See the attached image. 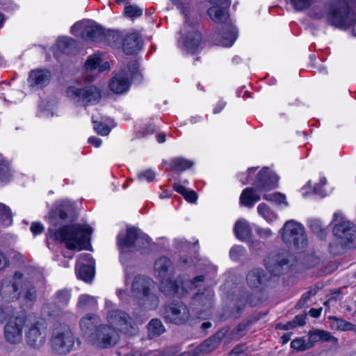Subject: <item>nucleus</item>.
Returning <instances> with one entry per match:
<instances>
[{
    "label": "nucleus",
    "mask_w": 356,
    "mask_h": 356,
    "mask_svg": "<svg viewBox=\"0 0 356 356\" xmlns=\"http://www.w3.org/2000/svg\"><path fill=\"white\" fill-rule=\"evenodd\" d=\"M318 291V288L317 286L309 288L307 292L302 294L301 298L297 302L296 307L299 309L304 307L310 298L315 296Z\"/></svg>",
    "instance_id": "obj_45"
},
{
    "label": "nucleus",
    "mask_w": 356,
    "mask_h": 356,
    "mask_svg": "<svg viewBox=\"0 0 356 356\" xmlns=\"http://www.w3.org/2000/svg\"><path fill=\"white\" fill-rule=\"evenodd\" d=\"M138 177L140 180H146L148 182H152L155 179V173L152 170L148 169L139 172Z\"/></svg>",
    "instance_id": "obj_56"
},
{
    "label": "nucleus",
    "mask_w": 356,
    "mask_h": 356,
    "mask_svg": "<svg viewBox=\"0 0 356 356\" xmlns=\"http://www.w3.org/2000/svg\"><path fill=\"white\" fill-rule=\"evenodd\" d=\"M309 227L312 232L318 237L323 239L326 236V232L322 227L320 220L317 219H312L309 220Z\"/></svg>",
    "instance_id": "obj_43"
},
{
    "label": "nucleus",
    "mask_w": 356,
    "mask_h": 356,
    "mask_svg": "<svg viewBox=\"0 0 356 356\" xmlns=\"http://www.w3.org/2000/svg\"><path fill=\"white\" fill-rule=\"evenodd\" d=\"M333 234L339 240V243L345 245L348 248L356 246V227L348 220H341L333 227Z\"/></svg>",
    "instance_id": "obj_15"
},
{
    "label": "nucleus",
    "mask_w": 356,
    "mask_h": 356,
    "mask_svg": "<svg viewBox=\"0 0 356 356\" xmlns=\"http://www.w3.org/2000/svg\"><path fill=\"white\" fill-rule=\"evenodd\" d=\"M284 243L296 250H304L307 245V238L302 224L293 220L286 221L279 232Z\"/></svg>",
    "instance_id": "obj_4"
},
{
    "label": "nucleus",
    "mask_w": 356,
    "mask_h": 356,
    "mask_svg": "<svg viewBox=\"0 0 356 356\" xmlns=\"http://www.w3.org/2000/svg\"><path fill=\"white\" fill-rule=\"evenodd\" d=\"M141 47V39L137 33L129 34L123 39L122 49L126 54H134L139 51Z\"/></svg>",
    "instance_id": "obj_28"
},
{
    "label": "nucleus",
    "mask_w": 356,
    "mask_h": 356,
    "mask_svg": "<svg viewBox=\"0 0 356 356\" xmlns=\"http://www.w3.org/2000/svg\"><path fill=\"white\" fill-rule=\"evenodd\" d=\"M263 198L268 201L275 202L279 204L282 203H284L286 205L287 204V202H286L285 195L280 193L265 194L263 196Z\"/></svg>",
    "instance_id": "obj_50"
},
{
    "label": "nucleus",
    "mask_w": 356,
    "mask_h": 356,
    "mask_svg": "<svg viewBox=\"0 0 356 356\" xmlns=\"http://www.w3.org/2000/svg\"><path fill=\"white\" fill-rule=\"evenodd\" d=\"M10 168L8 163L0 159V180L6 181L10 178Z\"/></svg>",
    "instance_id": "obj_52"
},
{
    "label": "nucleus",
    "mask_w": 356,
    "mask_h": 356,
    "mask_svg": "<svg viewBox=\"0 0 356 356\" xmlns=\"http://www.w3.org/2000/svg\"><path fill=\"white\" fill-rule=\"evenodd\" d=\"M79 264L80 265L77 273L79 279L90 282L95 275V261L90 254H81L79 256Z\"/></svg>",
    "instance_id": "obj_18"
},
{
    "label": "nucleus",
    "mask_w": 356,
    "mask_h": 356,
    "mask_svg": "<svg viewBox=\"0 0 356 356\" xmlns=\"http://www.w3.org/2000/svg\"><path fill=\"white\" fill-rule=\"evenodd\" d=\"M312 345L305 343L303 338H296L291 343V347L298 351H303L311 348Z\"/></svg>",
    "instance_id": "obj_48"
},
{
    "label": "nucleus",
    "mask_w": 356,
    "mask_h": 356,
    "mask_svg": "<svg viewBox=\"0 0 356 356\" xmlns=\"http://www.w3.org/2000/svg\"><path fill=\"white\" fill-rule=\"evenodd\" d=\"M148 335L150 338L160 336L165 331L161 321L157 318L152 319L147 325Z\"/></svg>",
    "instance_id": "obj_36"
},
{
    "label": "nucleus",
    "mask_w": 356,
    "mask_h": 356,
    "mask_svg": "<svg viewBox=\"0 0 356 356\" xmlns=\"http://www.w3.org/2000/svg\"><path fill=\"white\" fill-rule=\"evenodd\" d=\"M318 334L320 337V340L323 341H330L332 340H335V337L331 335V334L325 330H318Z\"/></svg>",
    "instance_id": "obj_62"
},
{
    "label": "nucleus",
    "mask_w": 356,
    "mask_h": 356,
    "mask_svg": "<svg viewBox=\"0 0 356 356\" xmlns=\"http://www.w3.org/2000/svg\"><path fill=\"white\" fill-rule=\"evenodd\" d=\"M227 8L211 6L207 10V14L215 23L222 24L221 40L218 44L231 47L237 38L238 31L229 22V13Z\"/></svg>",
    "instance_id": "obj_3"
},
{
    "label": "nucleus",
    "mask_w": 356,
    "mask_h": 356,
    "mask_svg": "<svg viewBox=\"0 0 356 356\" xmlns=\"http://www.w3.org/2000/svg\"><path fill=\"white\" fill-rule=\"evenodd\" d=\"M213 294L211 291L202 293H197L193 299V305L200 313L205 312L211 308Z\"/></svg>",
    "instance_id": "obj_29"
},
{
    "label": "nucleus",
    "mask_w": 356,
    "mask_h": 356,
    "mask_svg": "<svg viewBox=\"0 0 356 356\" xmlns=\"http://www.w3.org/2000/svg\"><path fill=\"white\" fill-rule=\"evenodd\" d=\"M100 319L95 314H88L83 317L79 323L83 334L89 341V337L100 326Z\"/></svg>",
    "instance_id": "obj_24"
},
{
    "label": "nucleus",
    "mask_w": 356,
    "mask_h": 356,
    "mask_svg": "<svg viewBox=\"0 0 356 356\" xmlns=\"http://www.w3.org/2000/svg\"><path fill=\"white\" fill-rule=\"evenodd\" d=\"M150 245L151 240L149 237L139 229L134 251H140L142 254L148 252L150 250Z\"/></svg>",
    "instance_id": "obj_34"
},
{
    "label": "nucleus",
    "mask_w": 356,
    "mask_h": 356,
    "mask_svg": "<svg viewBox=\"0 0 356 356\" xmlns=\"http://www.w3.org/2000/svg\"><path fill=\"white\" fill-rule=\"evenodd\" d=\"M127 67L132 81L140 82L143 80V75L139 70L138 63L136 60H131L129 63Z\"/></svg>",
    "instance_id": "obj_39"
},
{
    "label": "nucleus",
    "mask_w": 356,
    "mask_h": 356,
    "mask_svg": "<svg viewBox=\"0 0 356 356\" xmlns=\"http://www.w3.org/2000/svg\"><path fill=\"white\" fill-rule=\"evenodd\" d=\"M306 316V314L296 316L293 319V323L295 324L296 327L304 325L305 324Z\"/></svg>",
    "instance_id": "obj_63"
},
{
    "label": "nucleus",
    "mask_w": 356,
    "mask_h": 356,
    "mask_svg": "<svg viewBox=\"0 0 356 356\" xmlns=\"http://www.w3.org/2000/svg\"><path fill=\"white\" fill-rule=\"evenodd\" d=\"M85 25V22H79L75 23L72 27H71V32L73 35L75 36L80 35L81 33L83 32V26Z\"/></svg>",
    "instance_id": "obj_58"
},
{
    "label": "nucleus",
    "mask_w": 356,
    "mask_h": 356,
    "mask_svg": "<svg viewBox=\"0 0 356 356\" xmlns=\"http://www.w3.org/2000/svg\"><path fill=\"white\" fill-rule=\"evenodd\" d=\"M24 282V274L19 271L14 273L12 277L5 278L0 282V295L5 301L17 300L20 296V286Z\"/></svg>",
    "instance_id": "obj_12"
},
{
    "label": "nucleus",
    "mask_w": 356,
    "mask_h": 356,
    "mask_svg": "<svg viewBox=\"0 0 356 356\" xmlns=\"http://www.w3.org/2000/svg\"><path fill=\"white\" fill-rule=\"evenodd\" d=\"M246 281L249 287L261 291L267 286L269 278L264 270L254 268L248 272Z\"/></svg>",
    "instance_id": "obj_20"
},
{
    "label": "nucleus",
    "mask_w": 356,
    "mask_h": 356,
    "mask_svg": "<svg viewBox=\"0 0 356 356\" xmlns=\"http://www.w3.org/2000/svg\"><path fill=\"white\" fill-rule=\"evenodd\" d=\"M348 248L346 245L339 243V240L336 238V241L329 244V251L333 255H339L343 252L344 248Z\"/></svg>",
    "instance_id": "obj_49"
},
{
    "label": "nucleus",
    "mask_w": 356,
    "mask_h": 356,
    "mask_svg": "<svg viewBox=\"0 0 356 356\" xmlns=\"http://www.w3.org/2000/svg\"><path fill=\"white\" fill-rule=\"evenodd\" d=\"M257 210L258 213L269 222H273L277 218L276 213L264 203L259 204Z\"/></svg>",
    "instance_id": "obj_38"
},
{
    "label": "nucleus",
    "mask_w": 356,
    "mask_h": 356,
    "mask_svg": "<svg viewBox=\"0 0 356 356\" xmlns=\"http://www.w3.org/2000/svg\"><path fill=\"white\" fill-rule=\"evenodd\" d=\"M74 213V208L72 202L62 201L54 209L49 215L50 222L56 225V220L59 218L62 220H67L72 217Z\"/></svg>",
    "instance_id": "obj_21"
},
{
    "label": "nucleus",
    "mask_w": 356,
    "mask_h": 356,
    "mask_svg": "<svg viewBox=\"0 0 356 356\" xmlns=\"http://www.w3.org/2000/svg\"><path fill=\"white\" fill-rule=\"evenodd\" d=\"M51 73L48 70H35L29 74V82L31 87L38 88L46 86L50 81Z\"/></svg>",
    "instance_id": "obj_26"
},
{
    "label": "nucleus",
    "mask_w": 356,
    "mask_h": 356,
    "mask_svg": "<svg viewBox=\"0 0 356 356\" xmlns=\"http://www.w3.org/2000/svg\"><path fill=\"white\" fill-rule=\"evenodd\" d=\"M256 233L262 238H267L272 236L273 233L270 229L257 227Z\"/></svg>",
    "instance_id": "obj_61"
},
{
    "label": "nucleus",
    "mask_w": 356,
    "mask_h": 356,
    "mask_svg": "<svg viewBox=\"0 0 356 356\" xmlns=\"http://www.w3.org/2000/svg\"><path fill=\"white\" fill-rule=\"evenodd\" d=\"M139 229L136 227L127 228L125 232L118 235V245L122 252H134L138 236Z\"/></svg>",
    "instance_id": "obj_19"
},
{
    "label": "nucleus",
    "mask_w": 356,
    "mask_h": 356,
    "mask_svg": "<svg viewBox=\"0 0 356 356\" xmlns=\"http://www.w3.org/2000/svg\"><path fill=\"white\" fill-rule=\"evenodd\" d=\"M193 165L192 161L182 157H177L171 161L170 166L174 171L182 172L191 168Z\"/></svg>",
    "instance_id": "obj_37"
},
{
    "label": "nucleus",
    "mask_w": 356,
    "mask_h": 356,
    "mask_svg": "<svg viewBox=\"0 0 356 356\" xmlns=\"http://www.w3.org/2000/svg\"><path fill=\"white\" fill-rule=\"evenodd\" d=\"M105 41L106 42L113 48L120 47L122 41V34L115 30H110L105 35Z\"/></svg>",
    "instance_id": "obj_35"
},
{
    "label": "nucleus",
    "mask_w": 356,
    "mask_h": 356,
    "mask_svg": "<svg viewBox=\"0 0 356 356\" xmlns=\"http://www.w3.org/2000/svg\"><path fill=\"white\" fill-rule=\"evenodd\" d=\"M70 291L66 289H61L56 293L55 302L60 305H66L70 299Z\"/></svg>",
    "instance_id": "obj_46"
},
{
    "label": "nucleus",
    "mask_w": 356,
    "mask_h": 356,
    "mask_svg": "<svg viewBox=\"0 0 356 356\" xmlns=\"http://www.w3.org/2000/svg\"><path fill=\"white\" fill-rule=\"evenodd\" d=\"M154 287L155 282L152 279L145 275H137L132 282L131 293L140 305L157 304L158 298L152 292Z\"/></svg>",
    "instance_id": "obj_5"
},
{
    "label": "nucleus",
    "mask_w": 356,
    "mask_h": 356,
    "mask_svg": "<svg viewBox=\"0 0 356 356\" xmlns=\"http://www.w3.org/2000/svg\"><path fill=\"white\" fill-rule=\"evenodd\" d=\"M143 10L136 6H128L124 8V14L129 17H136L142 15Z\"/></svg>",
    "instance_id": "obj_54"
},
{
    "label": "nucleus",
    "mask_w": 356,
    "mask_h": 356,
    "mask_svg": "<svg viewBox=\"0 0 356 356\" xmlns=\"http://www.w3.org/2000/svg\"><path fill=\"white\" fill-rule=\"evenodd\" d=\"M118 341V334L112 326L102 325L89 337V343L100 348H108Z\"/></svg>",
    "instance_id": "obj_11"
},
{
    "label": "nucleus",
    "mask_w": 356,
    "mask_h": 356,
    "mask_svg": "<svg viewBox=\"0 0 356 356\" xmlns=\"http://www.w3.org/2000/svg\"><path fill=\"white\" fill-rule=\"evenodd\" d=\"M30 229L33 235H38L42 233L44 230V226L39 222H34L31 224Z\"/></svg>",
    "instance_id": "obj_59"
},
{
    "label": "nucleus",
    "mask_w": 356,
    "mask_h": 356,
    "mask_svg": "<svg viewBox=\"0 0 356 356\" xmlns=\"http://www.w3.org/2000/svg\"><path fill=\"white\" fill-rule=\"evenodd\" d=\"M154 271L161 280L169 277L174 271V266L170 259L161 257L154 262Z\"/></svg>",
    "instance_id": "obj_27"
},
{
    "label": "nucleus",
    "mask_w": 356,
    "mask_h": 356,
    "mask_svg": "<svg viewBox=\"0 0 356 356\" xmlns=\"http://www.w3.org/2000/svg\"><path fill=\"white\" fill-rule=\"evenodd\" d=\"M314 0H290V3L296 11H303L308 9Z\"/></svg>",
    "instance_id": "obj_47"
},
{
    "label": "nucleus",
    "mask_w": 356,
    "mask_h": 356,
    "mask_svg": "<svg viewBox=\"0 0 356 356\" xmlns=\"http://www.w3.org/2000/svg\"><path fill=\"white\" fill-rule=\"evenodd\" d=\"M66 95L75 103L83 106L95 104L102 98L100 89L94 85L83 88L68 86L66 89Z\"/></svg>",
    "instance_id": "obj_7"
},
{
    "label": "nucleus",
    "mask_w": 356,
    "mask_h": 356,
    "mask_svg": "<svg viewBox=\"0 0 356 356\" xmlns=\"http://www.w3.org/2000/svg\"><path fill=\"white\" fill-rule=\"evenodd\" d=\"M175 248L179 251H184L189 249L191 244L184 238L175 239Z\"/></svg>",
    "instance_id": "obj_57"
},
{
    "label": "nucleus",
    "mask_w": 356,
    "mask_h": 356,
    "mask_svg": "<svg viewBox=\"0 0 356 356\" xmlns=\"http://www.w3.org/2000/svg\"><path fill=\"white\" fill-rule=\"evenodd\" d=\"M0 221L5 226H9L13 222L10 209L2 203H0Z\"/></svg>",
    "instance_id": "obj_42"
},
{
    "label": "nucleus",
    "mask_w": 356,
    "mask_h": 356,
    "mask_svg": "<svg viewBox=\"0 0 356 356\" xmlns=\"http://www.w3.org/2000/svg\"><path fill=\"white\" fill-rule=\"evenodd\" d=\"M109 87L116 94H122L129 89V75L125 70L122 69L115 74L110 81Z\"/></svg>",
    "instance_id": "obj_23"
},
{
    "label": "nucleus",
    "mask_w": 356,
    "mask_h": 356,
    "mask_svg": "<svg viewBox=\"0 0 356 356\" xmlns=\"http://www.w3.org/2000/svg\"><path fill=\"white\" fill-rule=\"evenodd\" d=\"M104 34L103 28L95 22H85L81 38L86 41H95Z\"/></svg>",
    "instance_id": "obj_25"
},
{
    "label": "nucleus",
    "mask_w": 356,
    "mask_h": 356,
    "mask_svg": "<svg viewBox=\"0 0 356 356\" xmlns=\"http://www.w3.org/2000/svg\"><path fill=\"white\" fill-rule=\"evenodd\" d=\"M92 122L95 124L94 129L98 134L106 136L109 134L110 128L108 125L102 122H97L95 120L94 117L92 118Z\"/></svg>",
    "instance_id": "obj_53"
},
{
    "label": "nucleus",
    "mask_w": 356,
    "mask_h": 356,
    "mask_svg": "<svg viewBox=\"0 0 356 356\" xmlns=\"http://www.w3.org/2000/svg\"><path fill=\"white\" fill-rule=\"evenodd\" d=\"M245 249L241 245H235L232 247L229 252V256L233 260H238L243 255Z\"/></svg>",
    "instance_id": "obj_55"
},
{
    "label": "nucleus",
    "mask_w": 356,
    "mask_h": 356,
    "mask_svg": "<svg viewBox=\"0 0 356 356\" xmlns=\"http://www.w3.org/2000/svg\"><path fill=\"white\" fill-rule=\"evenodd\" d=\"M51 346L58 355L69 354L74 345V337L69 327L65 325L56 326L51 333Z\"/></svg>",
    "instance_id": "obj_6"
},
{
    "label": "nucleus",
    "mask_w": 356,
    "mask_h": 356,
    "mask_svg": "<svg viewBox=\"0 0 356 356\" xmlns=\"http://www.w3.org/2000/svg\"><path fill=\"white\" fill-rule=\"evenodd\" d=\"M292 254L286 250H279L269 254L264 260L266 268L274 275L279 276L288 269Z\"/></svg>",
    "instance_id": "obj_13"
},
{
    "label": "nucleus",
    "mask_w": 356,
    "mask_h": 356,
    "mask_svg": "<svg viewBox=\"0 0 356 356\" xmlns=\"http://www.w3.org/2000/svg\"><path fill=\"white\" fill-rule=\"evenodd\" d=\"M209 1L213 4V6H220L221 8H229L231 4L230 0H209Z\"/></svg>",
    "instance_id": "obj_60"
},
{
    "label": "nucleus",
    "mask_w": 356,
    "mask_h": 356,
    "mask_svg": "<svg viewBox=\"0 0 356 356\" xmlns=\"http://www.w3.org/2000/svg\"><path fill=\"white\" fill-rule=\"evenodd\" d=\"M47 330V324L44 320L30 323L25 332L26 344L33 350L41 349L46 343Z\"/></svg>",
    "instance_id": "obj_8"
},
{
    "label": "nucleus",
    "mask_w": 356,
    "mask_h": 356,
    "mask_svg": "<svg viewBox=\"0 0 356 356\" xmlns=\"http://www.w3.org/2000/svg\"><path fill=\"white\" fill-rule=\"evenodd\" d=\"M108 322L116 327L120 332L128 336H133L138 333V329L128 314L120 309H113L107 314Z\"/></svg>",
    "instance_id": "obj_10"
},
{
    "label": "nucleus",
    "mask_w": 356,
    "mask_h": 356,
    "mask_svg": "<svg viewBox=\"0 0 356 356\" xmlns=\"http://www.w3.org/2000/svg\"><path fill=\"white\" fill-rule=\"evenodd\" d=\"M309 339L311 343L309 345H312L315 342L320 341V337L318 334V330H315L309 332Z\"/></svg>",
    "instance_id": "obj_64"
},
{
    "label": "nucleus",
    "mask_w": 356,
    "mask_h": 356,
    "mask_svg": "<svg viewBox=\"0 0 356 356\" xmlns=\"http://www.w3.org/2000/svg\"><path fill=\"white\" fill-rule=\"evenodd\" d=\"M0 313L8 318L3 327V335L6 342L16 345L22 342L23 329L26 318L24 315L15 316V309L12 305H3L0 307Z\"/></svg>",
    "instance_id": "obj_2"
},
{
    "label": "nucleus",
    "mask_w": 356,
    "mask_h": 356,
    "mask_svg": "<svg viewBox=\"0 0 356 356\" xmlns=\"http://www.w3.org/2000/svg\"><path fill=\"white\" fill-rule=\"evenodd\" d=\"M77 305L81 309L93 308L97 305V301L92 296L89 295H82L79 298Z\"/></svg>",
    "instance_id": "obj_44"
},
{
    "label": "nucleus",
    "mask_w": 356,
    "mask_h": 356,
    "mask_svg": "<svg viewBox=\"0 0 356 356\" xmlns=\"http://www.w3.org/2000/svg\"><path fill=\"white\" fill-rule=\"evenodd\" d=\"M329 319L332 321V326L336 330L341 331H350L351 329L352 323L346 321L344 319L335 316H330Z\"/></svg>",
    "instance_id": "obj_41"
},
{
    "label": "nucleus",
    "mask_w": 356,
    "mask_h": 356,
    "mask_svg": "<svg viewBox=\"0 0 356 356\" xmlns=\"http://www.w3.org/2000/svg\"><path fill=\"white\" fill-rule=\"evenodd\" d=\"M226 332L227 331L224 330L218 331L200 345L191 349V351L194 356H200L211 353L219 346L222 340L225 337Z\"/></svg>",
    "instance_id": "obj_16"
},
{
    "label": "nucleus",
    "mask_w": 356,
    "mask_h": 356,
    "mask_svg": "<svg viewBox=\"0 0 356 356\" xmlns=\"http://www.w3.org/2000/svg\"><path fill=\"white\" fill-rule=\"evenodd\" d=\"M58 49L65 54H74L78 50L77 42L69 37L60 38L58 40Z\"/></svg>",
    "instance_id": "obj_30"
},
{
    "label": "nucleus",
    "mask_w": 356,
    "mask_h": 356,
    "mask_svg": "<svg viewBox=\"0 0 356 356\" xmlns=\"http://www.w3.org/2000/svg\"><path fill=\"white\" fill-rule=\"evenodd\" d=\"M92 233L90 227L81 225H67L57 229L48 231V236L58 242H64L70 250H81L83 245L89 241Z\"/></svg>",
    "instance_id": "obj_1"
},
{
    "label": "nucleus",
    "mask_w": 356,
    "mask_h": 356,
    "mask_svg": "<svg viewBox=\"0 0 356 356\" xmlns=\"http://www.w3.org/2000/svg\"><path fill=\"white\" fill-rule=\"evenodd\" d=\"M234 234L241 241H248L252 236V229L249 223L245 220H238L234 227Z\"/></svg>",
    "instance_id": "obj_31"
},
{
    "label": "nucleus",
    "mask_w": 356,
    "mask_h": 356,
    "mask_svg": "<svg viewBox=\"0 0 356 356\" xmlns=\"http://www.w3.org/2000/svg\"><path fill=\"white\" fill-rule=\"evenodd\" d=\"M159 288L160 291L166 297L169 298L179 297L184 291L181 282L177 280H172L170 277L161 280Z\"/></svg>",
    "instance_id": "obj_22"
},
{
    "label": "nucleus",
    "mask_w": 356,
    "mask_h": 356,
    "mask_svg": "<svg viewBox=\"0 0 356 356\" xmlns=\"http://www.w3.org/2000/svg\"><path fill=\"white\" fill-rule=\"evenodd\" d=\"M174 188L181 195H182L184 198L189 202H195L197 198V194L194 191H188L184 186L179 184H175Z\"/></svg>",
    "instance_id": "obj_40"
},
{
    "label": "nucleus",
    "mask_w": 356,
    "mask_h": 356,
    "mask_svg": "<svg viewBox=\"0 0 356 356\" xmlns=\"http://www.w3.org/2000/svg\"><path fill=\"white\" fill-rule=\"evenodd\" d=\"M162 316L168 322L181 325L188 320L190 313L185 304L181 302H173L164 307Z\"/></svg>",
    "instance_id": "obj_14"
},
{
    "label": "nucleus",
    "mask_w": 356,
    "mask_h": 356,
    "mask_svg": "<svg viewBox=\"0 0 356 356\" xmlns=\"http://www.w3.org/2000/svg\"><path fill=\"white\" fill-rule=\"evenodd\" d=\"M183 29L180 31L181 38L179 46L188 54H195L198 51L202 41L201 34L189 24L188 15Z\"/></svg>",
    "instance_id": "obj_9"
},
{
    "label": "nucleus",
    "mask_w": 356,
    "mask_h": 356,
    "mask_svg": "<svg viewBox=\"0 0 356 356\" xmlns=\"http://www.w3.org/2000/svg\"><path fill=\"white\" fill-rule=\"evenodd\" d=\"M260 200V196L256 193L255 188H245L240 197V203L247 207H252L255 202Z\"/></svg>",
    "instance_id": "obj_32"
},
{
    "label": "nucleus",
    "mask_w": 356,
    "mask_h": 356,
    "mask_svg": "<svg viewBox=\"0 0 356 356\" xmlns=\"http://www.w3.org/2000/svg\"><path fill=\"white\" fill-rule=\"evenodd\" d=\"M278 177L268 168H264L258 174L254 182L255 188L259 191H269L277 187Z\"/></svg>",
    "instance_id": "obj_17"
},
{
    "label": "nucleus",
    "mask_w": 356,
    "mask_h": 356,
    "mask_svg": "<svg viewBox=\"0 0 356 356\" xmlns=\"http://www.w3.org/2000/svg\"><path fill=\"white\" fill-rule=\"evenodd\" d=\"M101 58L98 56H92L88 58L85 63V67L87 70L92 71L99 66Z\"/></svg>",
    "instance_id": "obj_51"
},
{
    "label": "nucleus",
    "mask_w": 356,
    "mask_h": 356,
    "mask_svg": "<svg viewBox=\"0 0 356 356\" xmlns=\"http://www.w3.org/2000/svg\"><path fill=\"white\" fill-rule=\"evenodd\" d=\"M19 292L20 296L22 295L26 301L33 302L36 299L37 293L35 286L30 281L25 279L24 277V282L20 286Z\"/></svg>",
    "instance_id": "obj_33"
}]
</instances>
